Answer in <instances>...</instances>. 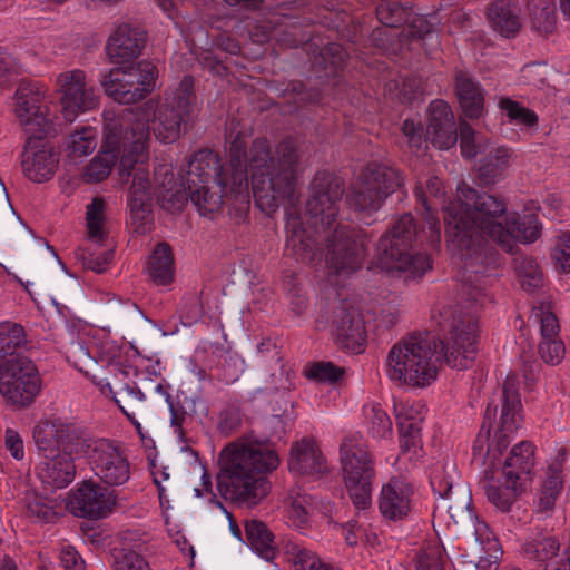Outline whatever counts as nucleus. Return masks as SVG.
Here are the masks:
<instances>
[{
    "label": "nucleus",
    "mask_w": 570,
    "mask_h": 570,
    "mask_svg": "<svg viewBox=\"0 0 570 570\" xmlns=\"http://www.w3.org/2000/svg\"><path fill=\"white\" fill-rule=\"evenodd\" d=\"M230 122L227 135L229 161L219 165L216 154L198 151L188 163L185 188L202 215L216 213L224 196L237 207L236 216L243 218L249 207L248 170L252 173L253 194L257 206L271 215L288 200L298 177V155L293 141L279 144L275 155H269L265 139H257L249 154L245 153V138Z\"/></svg>",
    "instance_id": "1"
},
{
    "label": "nucleus",
    "mask_w": 570,
    "mask_h": 570,
    "mask_svg": "<svg viewBox=\"0 0 570 570\" xmlns=\"http://www.w3.org/2000/svg\"><path fill=\"white\" fill-rule=\"evenodd\" d=\"M448 249L463 263L464 268L480 273L485 238L511 252L514 240L532 243L540 235L538 218L532 214L520 216L508 213L502 200L487 194L479 195L466 184L456 189V198L443 207Z\"/></svg>",
    "instance_id": "2"
},
{
    "label": "nucleus",
    "mask_w": 570,
    "mask_h": 570,
    "mask_svg": "<svg viewBox=\"0 0 570 570\" xmlns=\"http://www.w3.org/2000/svg\"><path fill=\"white\" fill-rule=\"evenodd\" d=\"M433 318L448 332L445 343L428 334H416L390 348L385 374L396 386L425 389L436 380L441 360L462 370L473 358L479 331L475 312L444 306Z\"/></svg>",
    "instance_id": "3"
},
{
    "label": "nucleus",
    "mask_w": 570,
    "mask_h": 570,
    "mask_svg": "<svg viewBox=\"0 0 570 570\" xmlns=\"http://www.w3.org/2000/svg\"><path fill=\"white\" fill-rule=\"evenodd\" d=\"M517 386V376L508 375L503 384L500 428L491 434L483 425L472 449V463L483 471L480 485L488 501L502 511H508L531 482L534 466V446L529 442H520L501 459L522 420Z\"/></svg>",
    "instance_id": "4"
},
{
    "label": "nucleus",
    "mask_w": 570,
    "mask_h": 570,
    "mask_svg": "<svg viewBox=\"0 0 570 570\" xmlns=\"http://www.w3.org/2000/svg\"><path fill=\"white\" fill-rule=\"evenodd\" d=\"M124 151L117 168L120 177L132 176L128 194V224L135 233L144 234L149 229L151 203L157 200L169 212L180 210L186 203V188L183 180L174 179L171 167L167 164L156 167L154 181H150L146 167L147 132L144 128L132 141L131 149L128 150L125 144Z\"/></svg>",
    "instance_id": "5"
},
{
    "label": "nucleus",
    "mask_w": 570,
    "mask_h": 570,
    "mask_svg": "<svg viewBox=\"0 0 570 570\" xmlns=\"http://www.w3.org/2000/svg\"><path fill=\"white\" fill-rule=\"evenodd\" d=\"M278 465L279 456L269 443L237 439L219 453L217 488L224 498L237 504L256 507L271 491L266 474Z\"/></svg>",
    "instance_id": "6"
},
{
    "label": "nucleus",
    "mask_w": 570,
    "mask_h": 570,
    "mask_svg": "<svg viewBox=\"0 0 570 570\" xmlns=\"http://www.w3.org/2000/svg\"><path fill=\"white\" fill-rule=\"evenodd\" d=\"M13 111L27 136L21 157L24 175L36 183L50 179L59 159L55 147L46 139L56 129L43 88L36 83L20 85L14 96Z\"/></svg>",
    "instance_id": "7"
},
{
    "label": "nucleus",
    "mask_w": 570,
    "mask_h": 570,
    "mask_svg": "<svg viewBox=\"0 0 570 570\" xmlns=\"http://www.w3.org/2000/svg\"><path fill=\"white\" fill-rule=\"evenodd\" d=\"M193 79L185 77L177 88L167 92L164 101L149 100L130 117V128H126L130 140L137 139L142 128L149 137L151 130L157 140L175 142L186 130L196 110Z\"/></svg>",
    "instance_id": "8"
},
{
    "label": "nucleus",
    "mask_w": 570,
    "mask_h": 570,
    "mask_svg": "<svg viewBox=\"0 0 570 570\" xmlns=\"http://www.w3.org/2000/svg\"><path fill=\"white\" fill-rule=\"evenodd\" d=\"M33 438L46 458L38 468V478L55 488L70 484L76 475L75 460L82 455L77 428L59 420L42 421L36 425Z\"/></svg>",
    "instance_id": "9"
},
{
    "label": "nucleus",
    "mask_w": 570,
    "mask_h": 570,
    "mask_svg": "<svg viewBox=\"0 0 570 570\" xmlns=\"http://www.w3.org/2000/svg\"><path fill=\"white\" fill-rule=\"evenodd\" d=\"M415 235L414 219L410 214L401 216L392 229L381 237L376 247V265L387 272L399 271L407 277H421L432 268L425 254L406 252L407 244Z\"/></svg>",
    "instance_id": "10"
},
{
    "label": "nucleus",
    "mask_w": 570,
    "mask_h": 570,
    "mask_svg": "<svg viewBox=\"0 0 570 570\" xmlns=\"http://www.w3.org/2000/svg\"><path fill=\"white\" fill-rule=\"evenodd\" d=\"M340 461L346 490L353 504L365 510L372 504L374 468L372 458L361 438H346L340 449Z\"/></svg>",
    "instance_id": "11"
},
{
    "label": "nucleus",
    "mask_w": 570,
    "mask_h": 570,
    "mask_svg": "<svg viewBox=\"0 0 570 570\" xmlns=\"http://www.w3.org/2000/svg\"><path fill=\"white\" fill-rule=\"evenodd\" d=\"M157 69L149 61L128 67H116L104 75L100 83L105 92L119 104H132L142 99L155 87Z\"/></svg>",
    "instance_id": "12"
},
{
    "label": "nucleus",
    "mask_w": 570,
    "mask_h": 570,
    "mask_svg": "<svg viewBox=\"0 0 570 570\" xmlns=\"http://www.w3.org/2000/svg\"><path fill=\"white\" fill-rule=\"evenodd\" d=\"M86 240L87 245L79 247L76 253L85 267L102 273L112 258V247L108 244L106 222V202L96 197L86 207Z\"/></svg>",
    "instance_id": "13"
},
{
    "label": "nucleus",
    "mask_w": 570,
    "mask_h": 570,
    "mask_svg": "<svg viewBox=\"0 0 570 570\" xmlns=\"http://www.w3.org/2000/svg\"><path fill=\"white\" fill-rule=\"evenodd\" d=\"M402 186L400 173L383 165L368 166L353 185L350 206L360 212L377 210L385 198Z\"/></svg>",
    "instance_id": "14"
},
{
    "label": "nucleus",
    "mask_w": 570,
    "mask_h": 570,
    "mask_svg": "<svg viewBox=\"0 0 570 570\" xmlns=\"http://www.w3.org/2000/svg\"><path fill=\"white\" fill-rule=\"evenodd\" d=\"M40 391L39 371L28 357H12L0 367V394L11 405L31 404Z\"/></svg>",
    "instance_id": "15"
},
{
    "label": "nucleus",
    "mask_w": 570,
    "mask_h": 570,
    "mask_svg": "<svg viewBox=\"0 0 570 570\" xmlns=\"http://www.w3.org/2000/svg\"><path fill=\"white\" fill-rule=\"evenodd\" d=\"M81 453L101 483L120 487L130 479L129 461L112 442L105 439L82 441Z\"/></svg>",
    "instance_id": "16"
},
{
    "label": "nucleus",
    "mask_w": 570,
    "mask_h": 570,
    "mask_svg": "<svg viewBox=\"0 0 570 570\" xmlns=\"http://www.w3.org/2000/svg\"><path fill=\"white\" fill-rule=\"evenodd\" d=\"M105 136L100 150L87 164L82 173L83 181L96 184L107 179L112 168L120 163L124 145L131 149L132 141H129L128 132H124L122 124L116 118H105Z\"/></svg>",
    "instance_id": "17"
},
{
    "label": "nucleus",
    "mask_w": 570,
    "mask_h": 570,
    "mask_svg": "<svg viewBox=\"0 0 570 570\" xmlns=\"http://www.w3.org/2000/svg\"><path fill=\"white\" fill-rule=\"evenodd\" d=\"M343 188L340 180L326 173H320L312 181V196L306 204L304 219L314 229L330 227L334 220Z\"/></svg>",
    "instance_id": "18"
},
{
    "label": "nucleus",
    "mask_w": 570,
    "mask_h": 570,
    "mask_svg": "<svg viewBox=\"0 0 570 570\" xmlns=\"http://www.w3.org/2000/svg\"><path fill=\"white\" fill-rule=\"evenodd\" d=\"M61 112L66 120L73 121L80 114L98 106V96L83 71L75 69L57 77Z\"/></svg>",
    "instance_id": "19"
},
{
    "label": "nucleus",
    "mask_w": 570,
    "mask_h": 570,
    "mask_svg": "<svg viewBox=\"0 0 570 570\" xmlns=\"http://www.w3.org/2000/svg\"><path fill=\"white\" fill-rule=\"evenodd\" d=\"M455 494L459 499L455 507L443 502L440 508H446V513L454 523H459L464 519L471 521L474 530L475 543L478 544L476 553L479 554L480 561L489 563L495 562L501 553L498 539L494 537L489 525L479 520L470 510L471 497L469 491L459 490Z\"/></svg>",
    "instance_id": "20"
},
{
    "label": "nucleus",
    "mask_w": 570,
    "mask_h": 570,
    "mask_svg": "<svg viewBox=\"0 0 570 570\" xmlns=\"http://www.w3.org/2000/svg\"><path fill=\"white\" fill-rule=\"evenodd\" d=\"M115 504L114 491L94 480H87L73 491L68 507L77 517L101 519L112 511Z\"/></svg>",
    "instance_id": "21"
},
{
    "label": "nucleus",
    "mask_w": 570,
    "mask_h": 570,
    "mask_svg": "<svg viewBox=\"0 0 570 570\" xmlns=\"http://www.w3.org/2000/svg\"><path fill=\"white\" fill-rule=\"evenodd\" d=\"M332 334L338 345L354 353L362 351L366 340L363 316L358 308L341 303L332 314Z\"/></svg>",
    "instance_id": "22"
},
{
    "label": "nucleus",
    "mask_w": 570,
    "mask_h": 570,
    "mask_svg": "<svg viewBox=\"0 0 570 570\" xmlns=\"http://www.w3.org/2000/svg\"><path fill=\"white\" fill-rule=\"evenodd\" d=\"M86 374L99 389L101 394L112 397L120 411L132 423L136 430L140 432L141 424L138 417L142 416L147 411L146 395L142 391L136 384H130L129 382H124L117 390H114L107 379L98 377L95 374L90 375L88 372H86Z\"/></svg>",
    "instance_id": "23"
},
{
    "label": "nucleus",
    "mask_w": 570,
    "mask_h": 570,
    "mask_svg": "<svg viewBox=\"0 0 570 570\" xmlns=\"http://www.w3.org/2000/svg\"><path fill=\"white\" fill-rule=\"evenodd\" d=\"M413 487L400 476L391 478L383 484L379 508L384 518L400 520L409 514L412 507Z\"/></svg>",
    "instance_id": "24"
},
{
    "label": "nucleus",
    "mask_w": 570,
    "mask_h": 570,
    "mask_svg": "<svg viewBox=\"0 0 570 570\" xmlns=\"http://www.w3.org/2000/svg\"><path fill=\"white\" fill-rule=\"evenodd\" d=\"M426 134L432 145L439 149L446 150L455 145L458 134L454 116L448 102L443 100L431 102Z\"/></svg>",
    "instance_id": "25"
},
{
    "label": "nucleus",
    "mask_w": 570,
    "mask_h": 570,
    "mask_svg": "<svg viewBox=\"0 0 570 570\" xmlns=\"http://www.w3.org/2000/svg\"><path fill=\"white\" fill-rule=\"evenodd\" d=\"M525 558L543 566V570H561L567 562L564 550L560 553V543L553 535L535 533L528 538L522 547Z\"/></svg>",
    "instance_id": "26"
},
{
    "label": "nucleus",
    "mask_w": 570,
    "mask_h": 570,
    "mask_svg": "<svg viewBox=\"0 0 570 570\" xmlns=\"http://www.w3.org/2000/svg\"><path fill=\"white\" fill-rule=\"evenodd\" d=\"M332 247L327 264L331 273L337 277H347L362 266L365 257V242L363 239L351 240L348 237H344Z\"/></svg>",
    "instance_id": "27"
},
{
    "label": "nucleus",
    "mask_w": 570,
    "mask_h": 570,
    "mask_svg": "<svg viewBox=\"0 0 570 570\" xmlns=\"http://www.w3.org/2000/svg\"><path fill=\"white\" fill-rule=\"evenodd\" d=\"M145 42L144 32L129 23L119 24L110 35L106 51L114 62L136 58Z\"/></svg>",
    "instance_id": "28"
},
{
    "label": "nucleus",
    "mask_w": 570,
    "mask_h": 570,
    "mask_svg": "<svg viewBox=\"0 0 570 570\" xmlns=\"http://www.w3.org/2000/svg\"><path fill=\"white\" fill-rule=\"evenodd\" d=\"M288 468L301 475H318L327 471L326 460L312 439H302L292 446Z\"/></svg>",
    "instance_id": "29"
},
{
    "label": "nucleus",
    "mask_w": 570,
    "mask_h": 570,
    "mask_svg": "<svg viewBox=\"0 0 570 570\" xmlns=\"http://www.w3.org/2000/svg\"><path fill=\"white\" fill-rule=\"evenodd\" d=\"M459 479L456 465L451 460L439 461L431 469L430 482L435 494L441 498L436 510L446 512V508H440L443 502L448 504H458L459 499L455 494L459 490L468 491L465 488L455 485Z\"/></svg>",
    "instance_id": "30"
},
{
    "label": "nucleus",
    "mask_w": 570,
    "mask_h": 570,
    "mask_svg": "<svg viewBox=\"0 0 570 570\" xmlns=\"http://www.w3.org/2000/svg\"><path fill=\"white\" fill-rule=\"evenodd\" d=\"M302 217H288L286 222L285 254L301 262H313L316 248L309 233L303 227Z\"/></svg>",
    "instance_id": "31"
},
{
    "label": "nucleus",
    "mask_w": 570,
    "mask_h": 570,
    "mask_svg": "<svg viewBox=\"0 0 570 570\" xmlns=\"http://www.w3.org/2000/svg\"><path fill=\"white\" fill-rule=\"evenodd\" d=\"M566 451L560 449L557 456L548 464L544 480L538 493V509L541 512H550L556 505L563 489L561 464L564 461Z\"/></svg>",
    "instance_id": "32"
},
{
    "label": "nucleus",
    "mask_w": 570,
    "mask_h": 570,
    "mask_svg": "<svg viewBox=\"0 0 570 570\" xmlns=\"http://www.w3.org/2000/svg\"><path fill=\"white\" fill-rule=\"evenodd\" d=\"M455 91L465 117L480 118L484 111V92L480 83L463 72L456 75Z\"/></svg>",
    "instance_id": "33"
},
{
    "label": "nucleus",
    "mask_w": 570,
    "mask_h": 570,
    "mask_svg": "<svg viewBox=\"0 0 570 570\" xmlns=\"http://www.w3.org/2000/svg\"><path fill=\"white\" fill-rule=\"evenodd\" d=\"M98 145V130L85 126L77 128L65 140V154L70 164H79L92 154Z\"/></svg>",
    "instance_id": "34"
},
{
    "label": "nucleus",
    "mask_w": 570,
    "mask_h": 570,
    "mask_svg": "<svg viewBox=\"0 0 570 570\" xmlns=\"http://www.w3.org/2000/svg\"><path fill=\"white\" fill-rule=\"evenodd\" d=\"M147 274L156 286H167L174 281V259L168 245L159 244L155 248L148 261Z\"/></svg>",
    "instance_id": "35"
},
{
    "label": "nucleus",
    "mask_w": 570,
    "mask_h": 570,
    "mask_svg": "<svg viewBox=\"0 0 570 570\" xmlns=\"http://www.w3.org/2000/svg\"><path fill=\"white\" fill-rule=\"evenodd\" d=\"M489 18L493 29L507 38L514 36L520 28L517 7L507 0L493 3Z\"/></svg>",
    "instance_id": "36"
},
{
    "label": "nucleus",
    "mask_w": 570,
    "mask_h": 570,
    "mask_svg": "<svg viewBox=\"0 0 570 570\" xmlns=\"http://www.w3.org/2000/svg\"><path fill=\"white\" fill-rule=\"evenodd\" d=\"M245 532L247 542L253 551L265 560L274 558L275 544L273 535L263 522L257 520L247 521Z\"/></svg>",
    "instance_id": "37"
},
{
    "label": "nucleus",
    "mask_w": 570,
    "mask_h": 570,
    "mask_svg": "<svg viewBox=\"0 0 570 570\" xmlns=\"http://www.w3.org/2000/svg\"><path fill=\"white\" fill-rule=\"evenodd\" d=\"M511 151L505 147L492 148L481 160L479 174L487 181H493L502 177L510 166Z\"/></svg>",
    "instance_id": "38"
},
{
    "label": "nucleus",
    "mask_w": 570,
    "mask_h": 570,
    "mask_svg": "<svg viewBox=\"0 0 570 570\" xmlns=\"http://www.w3.org/2000/svg\"><path fill=\"white\" fill-rule=\"evenodd\" d=\"M442 189V183L438 177H430L425 181V189H423L422 183L420 181L415 188V195L419 202L425 208V220L429 224L431 230V237L435 240L440 239L441 228L438 218L431 213V205H429V197L438 198Z\"/></svg>",
    "instance_id": "39"
},
{
    "label": "nucleus",
    "mask_w": 570,
    "mask_h": 570,
    "mask_svg": "<svg viewBox=\"0 0 570 570\" xmlns=\"http://www.w3.org/2000/svg\"><path fill=\"white\" fill-rule=\"evenodd\" d=\"M314 509L312 498L305 493L291 492L286 504L287 522L295 528H304L309 522V513Z\"/></svg>",
    "instance_id": "40"
},
{
    "label": "nucleus",
    "mask_w": 570,
    "mask_h": 570,
    "mask_svg": "<svg viewBox=\"0 0 570 570\" xmlns=\"http://www.w3.org/2000/svg\"><path fill=\"white\" fill-rule=\"evenodd\" d=\"M528 9L532 24L539 32L549 33L553 30L554 0H529Z\"/></svg>",
    "instance_id": "41"
},
{
    "label": "nucleus",
    "mask_w": 570,
    "mask_h": 570,
    "mask_svg": "<svg viewBox=\"0 0 570 570\" xmlns=\"http://www.w3.org/2000/svg\"><path fill=\"white\" fill-rule=\"evenodd\" d=\"M364 421L373 438L384 439L392 434V421L380 404L363 407Z\"/></svg>",
    "instance_id": "42"
},
{
    "label": "nucleus",
    "mask_w": 570,
    "mask_h": 570,
    "mask_svg": "<svg viewBox=\"0 0 570 570\" xmlns=\"http://www.w3.org/2000/svg\"><path fill=\"white\" fill-rule=\"evenodd\" d=\"M425 406L420 401H400L394 403L399 429L421 428Z\"/></svg>",
    "instance_id": "43"
},
{
    "label": "nucleus",
    "mask_w": 570,
    "mask_h": 570,
    "mask_svg": "<svg viewBox=\"0 0 570 570\" xmlns=\"http://www.w3.org/2000/svg\"><path fill=\"white\" fill-rule=\"evenodd\" d=\"M294 570H332L317 554L303 547H293L288 552Z\"/></svg>",
    "instance_id": "44"
},
{
    "label": "nucleus",
    "mask_w": 570,
    "mask_h": 570,
    "mask_svg": "<svg viewBox=\"0 0 570 570\" xmlns=\"http://www.w3.org/2000/svg\"><path fill=\"white\" fill-rule=\"evenodd\" d=\"M26 342L23 328L13 323H0V355L12 354Z\"/></svg>",
    "instance_id": "45"
},
{
    "label": "nucleus",
    "mask_w": 570,
    "mask_h": 570,
    "mask_svg": "<svg viewBox=\"0 0 570 570\" xmlns=\"http://www.w3.org/2000/svg\"><path fill=\"white\" fill-rule=\"evenodd\" d=\"M499 107L510 121L524 125L527 127H532L538 122V117L533 111L522 107L519 102L509 98H502L499 101Z\"/></svg>",
    "instance_id": "46"
},
{
    "label": "nucleus",
    "mask_w": 570,
    "mask_h": 570,
    "mask_svg": "<svg viewBox=\"0 0 570 570\" xmlns=\"http://www.w3.org/2000/svg\"><path fill=\"white\" fill-rule=\"evenodd\" d=\"M460 147L465 158H473L485 150V142L465 121L460 122Z\"/></svg>",
    "instance_id": "47"
},
{
    "label": "nucleus",
    "mask_w": 570,
    "mask_h": 570,
    "mask_svg": "<svg viewBox=\"0 0 570 570\" xmlns=\"http://www.w3.org/2000/svg\"><path fill=\"white\" fill-rule=\"evenodd\" d=\"M306 375L317 382L334 383L341 379L343 371L331 362H317L306 368Z\"/></svg>",
    "instance_id": "48"
},
{
    "label": "nucleus",
    "mask_w": 570,
    "mask_h": 570,
    "mask_svg": "<svg viewBox=\"0 0 570 570\" xmlns=\"http://www.w3.org/2000/svg\"><path fill=\"white\" fill-rule=\"evenodd\" d=\"M114 570H150L145 559L131 550H115Z\"/></svg>",
    "instance_id": "49"
},
{
    "label": "nucleus",
    "mask_w": 570,
    "mask_h": 570,
    "mask_svg": "<svg viewBox=\"0 0 570 570\" xmlns=\"http://www.w3.org/2000/svg\"><path fill=\"white\" fill-rule=\"evenodd\" d=\"M551 256L558 269L570 273V234L564 233L556 238Z\"/></svg>",
    "instance_id": "50"
},
{
    "label": "nucleus",
    "mask_w": 570,
    "mask_h": 570,
    "mask_svg": "<svg viewBox=\"0 0 570 570\" xmlns=\"http://www.w3.org/2000/svg\"><path fill=\"white\" fill-rule=\"evenodd\" d=\"M539 353L546 363L556 365L564 356V346L557 337L546 338L539 345Z\"/></svg>",
    "instance_id": "51"
},
{
    "label": "nucleus",
    "mask_w": 570,
    "mask_h": 570,
    "mask_svg": "<svg viewBox=\"0 0 570 570\" xmlns=\"http://www.w3.org/2000/svg\"><path fill=\"white\" fill-rule=\"evenodd\" d=\"M404 9L397 3L384 1L376 8L379 20L389 27H395L404 19Z\"/></svg>",
    "instance_id": "52"
},
{
    "label": "nucleus",
    "mask_w": 570,
    "mask_h": 570,
    "mask_svg": "<svg viewBox=\"0 0 570 570\" xmlns=\"http://www.w3.org/2000/svg\"><path fill=\"white\" fill-rule=\"evenodd\" d=\"M40 559H45L47 562L50 560L42 554ZM59 561L62 570H83L85 564L78 552L71 546H62L59 550ZM51 563H53L51 561ZM53 569L57 570L56 566L52 564Z\"/></svg>",
    "instance_id": "53"
},
{
    "label": "nucleus",
    "mask_w": 570,
    "mask_h": 570,
    "mask_svg": "<svg viewBox=\"0 0 570 570\" xmlns=\"http://www.w3.org/2000/svg\"><path fill=\"white\" fill-rule=\"evenodd\" d=\"M28 510L39 521L43 522H51L59 514L55 502H47L42 499H35L32 502H29Z\"/></svg>",
    "instance_id": "54"
},
{
    "label": "nucleus",
    "mask_w": 570,
    "mask_h": 570,
    "mask_svg": "<svg viewBox=\"0 0 570 570\" xmlns=\"http://www.w3.org/2000/svg\"><path fill=\"white\" fill-rule=\"evenodd\" d=\"M402 453L416 454L421 450V428L399 429Z\"/></svg>",
    "instance_id": "55"
},
{
    "label": "nucleus",
    "mask_w": 570,
    "mask_h": 570,
    "mask_svg": "<svg viewBox=\"0 0 570 570\" xmlns=\"http://www.w3.org/2000/svg\"><path fill=\"white\" fill-rule=\"evenodd\" d=\"M533 316L540 322L542 340L557 337L559 324L553 313L539 308L533 312Z\"/></svg>",
    "instance_id": "56"
},
{
    "label": "nucleus",
    "mask_w": 570,
    "mask_h": 570,
    "mask_svg": "<svg viewBox=\"0 0 570 570\" xmlns=\"http://www.w3.org/2000/svg\"><path fill=\"white\" fill-rule=\"evenodd\" d=\"M403 135L407 138V144L413 153H419L425 140L422 136V128L416 125L413 120H405L402 126Z\"/></svg>",
    "instance_id": "57"
},
{
    "label": "nucleus",
    "mask_w": 570,
    "mask_h": 570,
    "mask_svg": "<svg viewBox=\"0 0 570 570\" xmlns=\"http://www.w3.org/2000/svg\"><path fill=\"white\" fill-rule=\"evenodd\" d=\"M6 448L16 460H22L24 456V448L22 439L14 430L8 429L6 431Z\"/></svg>",
    "instance_id": "58"
},
{
    "label": "nucleus",
    "mask_w": 570,
    "mask_h": 570,
    "mask_svg": "<svg viewBox=\"0 0 570 570\" xmlns=\"http://www.w3.org/2000/svg\"><path fill=\"white\" fill-rule=\"evenodd\" d=\"M97 353L101 362L108 365H117L116 360L120 355L119 346L112 341H105L97 347Z\"/></svg>",
    "instance_id": "59"
},
{
    "label": "nucleus",
    "mask_w": 570,
    "mask_h": 570,
    "mask_svg": "<svg viewBox=\"0 0 570 570\" xmlns=\"http://www.w3.org/2000/svg\"><path fill=\"white\" fill-rule=\"evenodd\" d=\"M541 284V273L535 264H530V274L528 278L522 277V286L527 289H533Z\"/></svg>",
    "instance_id": "60"
},
{
    "label": "nucleus",
    "mask_w": 570,
    "mask_h": 570,
    "mask_svg": "<svg viewBox=\"0 0 570 570\" xmlns=\"http://www.w3.org/2000/svg\"><path fill=\"white\" fill-rule=\"evenodd\" d=\"M360 527H357L356 523L353 522H348L346 525L343 527L345 540L350 546H354L357 543V533L360 532Z\"/></svg>",
    "instance_id": "61"
},
{
    "label": "nucleus",
    "mask_w": 570,
    "mask_h": 570,
    "mask_svg": "<svg viewBox=\"0 0 570 570\" xmlns=\"http://www.w3.org/2000/svg\"><path fill=\"white\" fill-rule=\"evenodd\" d=\"M157 6L168 16L170 19L176 18V7L173 0H155Z\"/></svg>",
    "instance_id": "62"
},
{
    "label": "nucleus",
    "mask_w": 570,
    "mask_h": 570,
    "mask_svg": "<svg viewBox=\"0 0 570 570\" xmlns=\"http://www.w3.org/2000/svg\"><path fill=\"white\" fill-rule=\"evenodd\" d=\"M0 570H17V567L11 559H3L0 563Z\"/></svg>",
    "instance_id": "63"
},
{
    "label": "nucleus",
    "mask_w": 570,
    "mask_h": 570,
    "mask_svg": "<svg viewBox=\"0 0 570 570\" xmlns=\"http://www.w3.org/2000/svg\"><path fill=\"white\" fill-rule=\"evenodd\" d=\"M561 11L570 20V0H561Z\"/></svg>",
    "instance_id": "64"
}]
</instances>
